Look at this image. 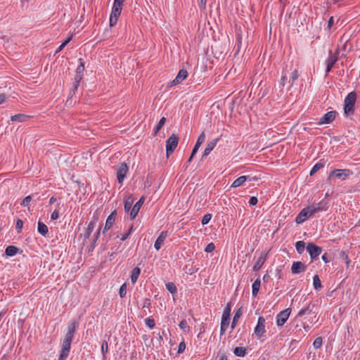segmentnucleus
Segmentation results:
<instances>
[{"label":"nucleus","instance_id":"1","mask_svg":"<svg viewBox=\"0 0 360 360\" xmlns=\"http://www.w3.org/2000/svg\"><path fill=\"white\" fill-rule=\"evenodd\" d=\"M79 323L75 321H71L67 328V333L61 342V349L58 360H66L69 356L71 344L76 333L77 327Z\"/></svg>","mask_w":360,"mask_h":360},{"label":"nucleus","instance_id":"2","mask_svg":"<svg viewBox=\"0 0 360 360\" xmlns=\"http://www.w3.org/2000/svg\"><path fill=\"white\" fill-rule=\"evenodd\" d=\"M356 100V94L352 91L348 94L344 101V110L346 115H352L354 112V105Z\"/></svg>","mask_w":360,"mask_h":360},{"label":"nucleus","instance_id":"3","mask_svg":"<svg viewBox=\"0 0 360 360\" xmlns=\"http://www.w3.org/2000/svg\"><path fill=\"white\" fill-rule=\"evenodd\" d=\"M123 4L118 2V0L114 1L111 14L110 16V26L113 27L117 24L119 16L122 10Z\"/></svg>","mask_w":360,"mask_h":360},{"label":"nucleus","instance_id":"4","mask_svg":"<svg viewBox=\"0 0 360 360\" xmlns=\"http://www.w3.org/2000/svg\"><path fill=\"white\" fill-rule=\"evenodd\" d=\"M231 309V304H227V305L226 306V307L224 310L222 318H221V328H220V335H223L225 333V332L227 330L228 326L229 325Z\"/></svg>","mask_w":360,"mask_h":360},{"label":"nucleus","instance_id":"5","mask_svg":"<svg viewBox=\"0 0 360 360\" xmlns=\"http://www.w3.org/2000/svg\"><path fill=\"white\" fill-rule=\"evenodd\" d=\"M179 143V136L172 134L167 140H166V155L167 157H169L171 154H172L176 149Z\"/></svg>","mask_w":360,"mask_h":360},{"label":"nucleus","instance_id":"6","mask_svg":"<svg viewBox=\"0 0 360 360\" xmlns=\"http://www.w3.org/2000/svg\"><path fill=\"white\" fill-rule=\"evenodd\" d=\"M314 214V210L311 209L310 205H309L300 211V212L295 218V222L297 224H302L308 218L312 217Z\"/></svg>","mask_w":360,"mask_h":360},{"label":"nucleus","instance_id":"7","mask_svg":"<svg viewBox=\"0 0 360 360\" xmlns=\"http://www.w3.org/2000/svg\"><path fill=\"white\" fill-rule=\"evenodd\" d=\"M306 249L309 252L312 261L316 259L322 252V248L316 245L313 243H309L306 247Z\"/></svg>","mask_w":360,"mask_h":360},{"label":"nucleus","instance_id":"8","mask_svg":"<svg viewBox=\"0 0 360 360\" xmlns=\"http://www.w3.org/2000/svg\"><path fill=\"white\" fill-rule=\"evenodd\" d=\"M266 320L263 316L258 318L257 324L255 328V334L258 338H262L266 333L265 330Z\"/></svg>","mask_w":360,"mask_h":360},{"label":"nucleus","instance_id":"9","mask_svg":"<svg viewBox=\"0 0 360 360\" xmlns=\"http://www.w3.org/2000/svg\"><path fill=\"white\" fill-rule=\"evenodd\" d=\"M291 312L290 308H287L283 311H281L277 316H276V325L278 326H283L288 319L290 314Z\"/></svg>","mask_w":360,"mask_h":360},{"label":"nucleus","instance_id":"10","mask_svg":"<svg viewBox=\"0 0 360 360\" xmlns=\"http://www.w3.org/2000/svg\"><path fill=\"white\" fill-rule=\"evenodd\" d=\"M129 167L125 162L120 164V167L117 169V179L119 184H122L124 178L126 177Z\"/></svg>","mask_w":360,"mask_h":360},{"label":"nucleus","instance_id":"11","mask_svg":"<svg viewBox=\"0 0 360 360\" xmlns=\"http://www.w3.org/2000/svg\"><path fill=\"white\" fill-rule=\"evenodd\" d=\"M351 172L349 169H333L329 174L328 177V180H330L333 176H335L340 179H345V176H347L350 174Z\"/></svg>","mask_w":360,"mask_h":360},{"label":"nucleus","instance_id":"12","mask_svg":"<svg viewBox=\"0 0 360 360\" xmlns=\"http://www.w3.org/2000/svg\"><path fill=\"white\" fill-rule=\"evenodd\" d=\"M337 112L333 111H329L324 114V115L320 119V120L318 122V124L321 125L324 124H330L331 123L335 118L337 115Z\"/></svg>","mask_w":360,"mask_h":360},{"label":"nucleus","instance_id":"13","mask_svg":"<svg viewBox=\"0 0 360 360\" xmlns=\"http://www.w3.org/2000/svg\"><path fill=\"white\" fill-rule=\"evenodd\" d=\"M145 201V198L142 196L133 206L130 211V219L132 220L137 216L141 206Z\"/></svg>","mask_w":360,"mask_h":360},{"label":"nucleus","instance_id":"14","mask_svg":"<svg viewBox=\"0 0 360 360\" xmlns=\"http://www.w3.org/2000/svg\"><path fill=\"white\" fill-rule=\"evenodd\" d=\"M187 77H188L187 70L185 69L180 70L179 72H178L176 77H175V79H173L170 82V86H174V85L180 84L184 79H186Z\"/></svg>","mask_w":360,"mask_h":360},{"label":"nucleus","instance_id":"15","mask_svg":"<svg viewBox=\"0 0 360 360\" xmlns=\"http://www.w3.org/2000/svg\"><path fill=\"white\" fill-rule=\"evenodd\" d=\"M310 206L311 209L314 210V214L322 211H326L328 209V202L324 200H321L318 203H314Z\"/></svg>","mask_w":360,"mask_h":360},{"label":"nucleus","instance_id":"16","mask_svg":"<svg viewBox=\"0 0 360 360\" xmlns=\"http://www.w3.org/2000/svg\"><path fill=\"white\" fill-rule=\"evenodd\" d=\"M98 219L97 217H94L92 220L89 223L88 226L86 229L84 233V240L89 238L91 234L92 233L96 226Z\"/></svg>","mask_w":360,"mask_h":360},{"label":"nucleus","instance_id":"17","mask_svg":"<svg viewBox=\"0 0 360 360\" xmlns=\"http://www.w3.org/2000/svg\"><path fill=\"white\" fill-rule=\"evenodd\" d=\"M337 61L338 57L336 56H331V51H330L328 58L326 61V76H327L328 74L330 72L331 69L333 68Z\"/></svg>","mask_w":360,"mask_h":360},{"label":"nucleus","instance_id":"18","mask_svg":"<svg viewBox=\"0 0 360 360\" xmlns=\"http://www.w3.org/2000/svg\"><path fill=\"white\" fill-rule=\"evenodd\" d=\"M307 269V265L302 262H294L291 266V271L293 274H298Z\"/></svg>","mask_w":360,"mask_h":360},{"label":"nucleus","instance_id":"19","mask_svg":"<svg viewBox=\"0 0 360 360\" xmlns=\"http://www.w3.org/2000/svg\"><path fill=\"white\" fill-rule=\"evenodd\" d=\"M116 216H117V212H116V210H114L108 217L107 220L105 221L104 229L103 231V233H105V231L109 230L112 226L113 224L115 221Z\"/></svg>","mask_w":360,"mask_h":360},{"label":"nucleus","instance_id":"20","mask_svg":"<svg viewBox=\"0 0 360 360\" xmlns=\"http://www.w3.org/2000/svg\"><path fill=\"white\" fill-rule=\"evenodd\" d=\"M219 138H217L207 143L206 148H205V150L202 155V159L210 155L211 151L214 148L217 143L219 142Z\"/></svg>","mask_w":360,"mask_h":360},{"label":"nucleus","instance_id":"21","mask_svg":"<svg viewBox=\"0 0 360 360\" xmlns=\"http://www.w3.org/2000/svg\"><path fill=\"white\" fill-rule=\"evenodd\" d=\"M167 237V231H162L160 233V234L156 239L155 244H154V248L157 250H159L161 248V247L163 245Z\"/></svg>","mask_w":360,"mask_h":360},{"label":"nucleus","instance_id":"22","mask_svg":"<svg viewBox=\"0 0 360 360\" xmlns=\"http://www.w3.org/2000/svg\"><path fill=\"white\" fill-rule=\"evenodd\" d=\"M266 257L267 253H262L261 255L257 259V262H255V265L253 266L252 270L254 271H259L264 264L265 261L266 260Z\"/></svg>","mask_w":360,"mask_h":360},{"label":"nucleus","instance_id":"23","mask_svg":"<svg viewBox=\"0 0 360 360\" xmlns=\"http://www.w3.org/2000/svg\"><path fill=\"white\" fill-rule=\"evenodd\" d=\"M105 338H108V340L104 339L102 341L101 348L103 359H105L106 354L108 352V340H110V335H105Z\"/></svg>","mask_w":360,"mask_h":360},{"label":"nucleus","instance_id":"24","mask_svg":"<svg viewBox=\"0 0 360 360\" xmlns=\"http://www.w3.org/2000/svg\"><path fill=\"white\" fill-rule=\"evenodd\" d=\"M134 202V198L132 195H128L124 200V211L128 212L130 210H131L132 205Z\"/></svg>","mask_w":360,"mask_h":360},{"label":"nucleus","instance_id":"25","mask_svg":"<svg viewBox=\"0 0 360 360\" xmlns=\"http://www.w3.org/2000/svg\"><path fill=\"white\" fill-rule=\"evenodd\" d=\"M260 285H261L260 278H257L252 285V295L254 297H257L258 292L259 290Z\"/></svg>","mask_w":360,"mask_h":360},{"label":"nucleus","instance_id":"26","mask_svg":"<svg viewBox=\"0 0 360 360\" xmlns=\"http://www.w3.org/2000/svg\"><path fill=\"white\" fill-rule=\"evenodd\" d=\"M248 177L246 176H240L237 178L231 184V188H238L243 185L248 181Z\"/></svg>","mask_w":360,"mask_h":360},{"label":"nucleus","instance_id":"27","mask_svg":"<svg viewBox=\"0 0 360 360\" xmlns=\"http://www.w3.org/2000/svg\"><path fill=\"white\" fill-rule=\"evenodd\" d=\"M37 231L43 236H46L49 232L47 226L41 221H38Z\"/></svg>","mask_w":360,"mask_h":360},{"label":"nucleus","instance_id":"28","mask_svg":"<svg viewBox=\"0 0 360 360\" xmlns=\"http://www.w3.org/2000/svg\"><path fill=\"white\" fill-rule=\"evenodd\" d=\"M30 116L25 115V114H17L15 115H13L11 117V120L12 122H23L26 121Z\"/></svg>","mask_w":360,"mask_h":360},{"label":"nucleus","instance_id":"29","mask_svg":"<svg viewBox=\"0 0 360 360\" xmlns=\"http://www.w3.org/2000/svg\"><path fill=\"white\" fill-rule=\"evenodd\" d=\"M141 274V269L138 266L133 269L131 274V281L133 284H135L139 278Z\"/></svg>","mask_w":360,"mask_h":360},{"label":"nucleus","instance_id":"30","mask_svg":"<svg viewBox=\"0 0 360 360\" xmlns=\"http://www.w3.org/2000/svg\"><path fill=\"white\" fill-rule=\"evenodd\" d=\"M79 86V84L73 82L72 86L70 90L69 98H68V100L66 101V104H71V103H72L71 99H72V96L75 94L76 91H77Z\"/></svg>","mask_w":360,"mask_h":360},{"label":"nucleus","instance_id":"31","mask_svg":"<svg viewBox=\"0 0 360 360\" xmlns=\"http://www.w3.org/2000/svg\"><path fill=\"white\" fill-rule=\"evenodd\" d=\"M19 249L13 245H9L6 248L5 253L8 257H13L17 254Z\"/></svg>","mask_w":360,"mask_h":360},{"label":"nucleus","instance_id":"32","mask_svg":"<svg viewBox=\"0 0 360 360\" xmlns=\"http://www.w3.org/2000/svg\"><path fill=\"white\" fill-rule=\"evenodd\" d=\"M233 354L237 356L243 357L247 354V349L243 347H236L233 349Z\"/></svg>","mask_w":360,"mask_h":360},{"label":"nucleus","instance_id":"33","mask_svg":"<svg viewBox=\"0 0 360 360\" xmlns=\"http://www.w3.org/2000/svg\"><path fill=\"white\" fill-rule=\"evenodd\" d=\"M243 314V309L242 307H240L235 313L232 323H231V328H234L236 326V323L238 319L242 316Z\"/></svg>","mask_w":360,"mask_h":360},{"label":"nucleus","instance_id":"34","mask_svg":"<svg viewBox=\"0 0 360 360\" xmlns=\"http://www.w3.org/2000/svg\"><path fill=\"white\" fill-rule=\"evenodd\" d=\"M313 285L316 291H319L322 288L321 281L317 274L313 277Z\"/></svg>","mask_w":360,"mask_h":360},{"label":"nucleus","instance_id":"35","mask_svg":"<svg viewBox=\"0 0 360 360\" xmlns=\"http://www.w3.org/2000/svg\"><path fill=\"white\" fill-rule=\"evenodd\" d=\"M299 72L297 69L294 70L293 72L291 74V76L290 77L289 83H290V87H292L295 84V81L298 79L300 77Z\"/></svg>","mask_w":360,"mask_h":360},{"label":"nucleus","instance_id":"36","mask_svg":"<svg viewBox=\"0 0 360 360\" xmlns=\"http://www.w3.org/2000/svg\"><path fill=\"white\" fill-rule=\"evenodd\" d=\"M296 250L299 254L303 253L305 249V243L302 240H299L295 243Z\"/></svg>","mask_w":360,"mask_h":360},{"label":"nucleus","instance_id":"37","mask_svg":"<svg viewBox=\"0 0 360 360\" xmlns=\"http://www.w3.org/2000/svg\"><path fill=\"white\" fill-rule=\"evenodd\" d=\"M166 288L167 290L172 294H176L177 292V288L175 285V284L172 282H169L166 283Z\"/></svg>","mask_w":360,"mask_h":360},{"label":"nucleus","instance_id":"38","mask_svg":"<svg viewBox=\"0 0 360 360\" xmlns=\"http://www.w3.org/2000/svg\"><path fill=\"white\" fill-rule=\"evenodd\" d=\"M324 165L321 162H317L314 165V166L312 167V169L310 171V176L314 175L316 172H318L320 169L323 167Z\"/></svg>","mask_w":360,"mask_h":360},{"label":"nucleus","instance_id":"39","mask_svg":"<svg viewBox=\"0 0 360 360\" xmlns=\"http://www.w3.org/2000/svg\"><path fill=\"white\" fill-rule=\"evenodd\" d=\"M165 122H166V118L164 117L160 120L159 122L158 123V124L155 127V133H154L155 136L160 130V129L164 126V124H165Z\"/></svg>","mask_w":360,"mask_h":360},{"label":"nucleus","instance_id":"40","mask_svg":"<svg viewBox=\"0 0 360 360\" xmlns=\"http://www.w3.org/2000/svg\"><path fill=\"white\" fill-rule=\"evenodd\" d=\"M79 61L80 63H79V65L77 68L76 73L84 75V61L82 60V58H79Z\"/></svg>","mask_w":360,"mask_h":360},{"label":"nucleus","instance_id":"41","mask_svg":"<svg viewBox=\"0 0 360 360\" xmlns=\"http://www.w3.org/2000/svg\"><path fill=\"white\" fill-rule=\"evenodd\" d=\"M127 284L124 283L120 286V290H119V295H120V297H122V298L124 297L127 295Z\"/></svg>","mask_w":360,"mask_h":360},{"label":"nucleus","instance_id":"42","mask_svg":"<svg viewBox=\"0 0 360 360\" xmlns=\"http://www.w3.org/2000/svg\"><path fill=\"white\" fill-rule=\"evenodd\" d=\"M72 35L70 36L65 41H63L56 51V53L61 51L64 47L72 40Z\"/></svg>","mask_w":360,"mask_h":360},{"label":"nucleus","instance_id":"43","mask_svg":"<svg viewBox=\"0 0 360 360\" xmlns=\"http://www.w3.org/2000/svg\"><path fill=\"white\" fill-rule=\"evenodd\" d=\"M322 344H323V339L321 337H318L316 338L314 342H313V346L315 349H319L322 346Z\"/></svg>","mask_w":360,"mask_h":360},{"label":"nucleus","instance_id":"44","mask_svg":"<svg viewBox=\"0 0 360 360\" xmlns=\"http://www.w3.org/2000/svg\"><path fill=\"white\" fill-rule=\"evenodd\" d=\"M311 309L310 308V304H309L307 307L301 309L298 312L297 317H301V316H304L305 314H309L311 312Z\"/></svg>","mask_w":360,"mask_h":360},{"label":"nucleus","instance_id":"45","mask_svg":"<svg viewBox=\"0 0 360 360\" xmlns=\"http://www.w3.org/2000/svg\"><path fill=\"white\" fill-rule=\"evenodd\" d=\"M211 219H212V214H211L208 213V214H205L202 217V219L201 220L202 224L203 226L207 224L210 222V221L211 220Z\"/></svg>","mask_w":360,"mask_h":360},{"label":"nucleus","instance_id":"46","mask_svg":"<svg viewBox=\"0 0 360 360\" xmlns=\"http://www.w3.org/2000/svg\"><path fill=\"white\" fill-rule=\"evenodd\" d=\"M150 305H151V301H150V299H148V298H145V299H144V300H143L142 309H143V311L145 312V314H146V312L145 309H146V308H147V309H150Z\"/></svg>","mask_w":360,"mask_h":360},{"label":"nucleus","instance_id":"47","mask_svg":"<svg viewBox=\"0 0 360 360\" xmlns=\"http://www.w3.org/2000/svg\"><path fill=\"white\" fill-rule=\"evenodd\" d=\"M146 326L150 328V329L153 328L155 326V323L153 319L152 318H147L145 320Z\"/></svg>","mask_w":360,"mask_h":360},{"label":"nucleus","instance_id":"48","mask_svg":"<svg viewBox=\"0 0 360 360\" xmlns=\"http://www.w3.org/2000/svg\"><path fill=\"white\" fill-rule=\"evenodd\" d=\"M32 198L31 195L26 196L22 201L21 205L24 207H28L30 205V202H31Z\"/></svg>","mask_w":360,"mask_h":360},{"label":"nucleus","instance_id":"49","mask_svg":"<svg viewBox=\"0 0 360 360\" xmlns=\"http://www.w3.org/2000/svg\"><path fill=\"white\" fill-rule=\"evenodd\" d=\"M133 230H134V228H133V226H131L129 230L127 231V232L126 233H124V235L122 236V237L120 238V240L122 241H124L133 232Z\"/></svg>","mask_w":360,"mask_h":360},{"label":"nucleus","instance_id":"50","mask_svg":"<svg viewBox=\"0 0 360 360\" xmlns=\"http://www.w3.org/2000/svg\"><path fill=\"white\" fill-rule=\"evenodd\" d=\"M22 226H23V221L22 219H18L16 221V225H15V229L18 233L21 232Z\"/></svg>","mask_w":360,"mask_h":360},{"label":"nucleus","instance_id":"51","mask_svg":"<svg viewBox=\"0 0 360 360\" xmlns=\"http://www.w3.org/2000/svg\"><path fill=\"white\" fill-rule=\"evenodd\" d=\"M286 80H287V75L285 73L283 72V75L279 82L280 87H283L285 85Z\"/></svg>","mask_w":360,"mask_h":360},{"label":"nucleus","instance_id":"52","mask_svg":"<svg viewBox=\"0 0 360 360\" xmlns=\"http://www.w3.org/2000/svg\"><path fill=\"white\" fill-rule=\"evenodd\" d=\"M214 249H215L214 244L213 243H210L207 245V247L205 249V251L206 252H212L214 250Z\"/></svg>","mask_w":360,"mask_h":360},{"label":"nucleus","instance_id":"53","mask_svg":"<svg viewBox=\"0 0 360 360\" xmlns=\"http://www.w3.org/2000/svg\"><path fill=\"white\" fill-rule=\"evenodd\" d=\"M185 349H186V344L183 341V342H180L179 345L178 352H177L178 354L183 353L185 351Z\"/></svg>","mask_w":360,"mask_h":360},{"label":"nucleus","instance_id":"54","mask_svg":"<svg viewBox=\"0 0 360 360\" xmlns=\"http://www.w3.org/2000/svg\"><path fill=\"white\" fill-rule=\"evenodd\" d=\"M340 255L348 266L350 264V259H349L347 254L345 252H341Z\"/></svg>","mask_w":360,"mask_h":360},{"label":"nucleus","instance_id":"55","mask_svg":"<svg viewBox=\"0 0 360 360\" xmlns=\"http://www.w3.org/2000/svg\"><path fill=\"white\" fill-rule=\"evenodd\" d=\"M83 75H84L76 73L73 82L80 84L81 81L83 79Z\"/></svg>","mask_w":360,"mask_h":360},{"label":"nucleus","instance_id":"56","mask_svg":"<svg viewBox=\"0 0 360 360\" xmlns=\"http://www.w3.org/2000/svg\"><path fill=\"white\" fill-rule=\"evenodd\" d=\"M59 218V212L57 209H56L51 215V219L52 220H57Z\"/></svg>","mask_w":360,"mask_h":360},{"label":"nucleus","instance_id":"57","mask_svg":"<svg viewBox=\"0 0 360 360\" xmlns=\"http://www.w3.org/2000/svg\"><path fill=\"white\" fill-rule=\"evenodd\" d=\"M258 202V199L255 196H252L249 200V204L250 205H256Z\"/></svg>","mask_w":360,"mask_h":360},{"label":"nucleus","instance_id":"58","mask_svg":"<svg viewBox=\"0 0 360 360\" xmlns=\"http://www.w3.org/2000/svg\"><path fill=\"white\" fill-rule=\"evenodd\" d=\"M179 326L180 328H181V329H182V330H185L186 328H189V327L188 326L187 321H186V320H185V319H183V320L180 322V323H179Z\"/></svg>","mask_w":360,"mask_h":360},{"label":"nucleus","instance_id":"59","mask_svg":"<svg viewBox=\"0 0 360 360\" xmlns=\"http://www.w3.org/2000/svg\"><path fill=\"white\" fill-rule=\"evenodd\" d=\"M205 134L204 131H202L200 136H198V140L199 142H200L201 143H202L204 141H205Z\"/></svg>","mask_w":360,"mask_h":360},{"label":"nucleus","instance_id":"60","mask_svg":"<svg viewBox=\"0 0 360 360\" xmlns=\"http://www.w3.org/2000/svg\"><path fill=\"white\" fill-rule=\"evenodd\" d=\"M217 360H228V358L224 353H219L217 355Z\"/></svg>","mask_w":360,"mask_h":360},{"label":"nucleus","instance_id":"61","mask_svg":"<svg viewBox=\"0 0 360 360\" xmlns=\"http://www.w3.org/2000/svg\"><path fill=\"white\" fill-rule=\"evenodd\" d=\"M334 24L333 17H330L328 21V29L330 30Z\"/></svg>","mask_w":360,"mask_h":360},{"label":"nucleus","instance_id":"62","mask_svg":"<svg viewBox=\"0 0 360 360\" xmlns=\"http://www.w3.org/2000/svg\"><path fill=\"white\" fill-rule=\"evenodd\" d=\"M321 258L325 263H328L330 262V259H328V255L326 252L322 255Z\"/></svg>","mask_w":360,"mask_h":360},{"label":"nucleus","instance_id":"63","mask_svg":"<svg viewBox=\"0 0 360 360\" xmlns=\"http://www.w3.org/2000/svg\"><path fill=\"white\" fill-rule=\"evenodd\" d=\"M198 269H199V268L196 267V266L191 267V269H188V273L190 274H193L197 272L198 271Z\"/></svg>","mask_w":360,"mask_h":360},{"label":"nucleus","instance_id":"64","mask_svg":"<svg viewBox=\"0 0 360 360\" xmlns=\"http://www.w3.org/2000/svg\"><path fill=\"white\" fill-rule=\"evenodd\" d=\"M262 279H263L264 282L267 283L270 279V276L269 275L268 273H266L263 276Z\"/></svg>","mask_w":360,"mask_h":360}]
</instances>
